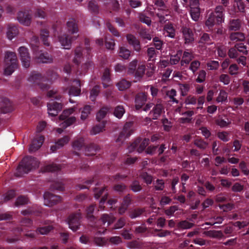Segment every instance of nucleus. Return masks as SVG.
Listing matches in <instances>:
<instances>
[{"label":"nucleus","mask_w":249,"mask_h":249,"mask_svg":"<svg viewBox=\"0 0 249 249\" xmlns=\"http://www.w3.org/2000/svg\"><path fill=\"white\" fill-rule=\"evenodd\" d=\"M44 141V138L42 136L35 138L29 147V151L31 153L37 150L42 145Z\"/></svg>","instance_id":"12"},{"label":"nucleus","mask_w":249,"mask_h":249,"mask_svg":"<svg viewBox=\"0 0 249 249\" xmlns=\"http://www.w3.org/2000/svg\"><path fill=\"white\" fill-rule=\"evenodd\" d=\"M145 70V65L143 64H140L138 68L134 72L135 76L137 77H142L144 73Z\"/></svg>","instance_id":"37"},{"label":"nucleus","mask_w":249,"mask_h":249,"mask_svg":"<svg viewBox=\"0 0 249 249\" xmlns=\"http://www.w3.org/2000/svg\"><path fill=\"white\" fill-rule=\"evenodd\" d=\"M241 26L240 21L238 19H232L230 21L229 28L230 30H238Z\"/></svg>","instance_id":"30"},{"label":"nucleus","mask_w":249,"mask_h":249,"mask_svg":"<svg viewBox=\"0 0 249 249\" xmlns=\"http://www.w3.org/2000/svg\"><path fill=\"white\" fill-rule=\"evenodd\" d=\"M140 20L147 24L148 26H149L151 24V20L148 17L145 16L143 14H141L139 16Z\"/></svg>","instance_id":"61"},{"label":"nucleus","mask_w":249,"mask_h":249,"mask_svg":"<svg viewBox=\"0 0 249 249\" xmlns=\"http://www.w3.org/2000/svg\"><path fill=\"white\" fill-rule=\"evenodd\" d=\"M228 97V93L224 90H220L216 101L218 103L223 102L227 100Z\"/></svg>","instance_id":"42"},{"label":"nucleus","mask_w":249,"mask_h":249,"mask_svg":"<svg viewBox=\"0 0 249 249\" xmlns=\"http://www.w3.org/2000/svg\"><path fill=\"white\" fill-rule=\"evenodd\" d=\"M133 123L131 122L126 123L116 142L123 141L126 138L130 136L133 133Z\"/></svg>","instance_id":"4"},{"label":"nucleus","mask_w":249,"mask_h":249,"mask_svg":"<svg viewBox=\"0 0 249 249\" xmlns=\"http://www.w3.org/2000/svg\"><path fill=\"white\" fill-rule=\"evenodd\" d=\"M39 166V162L36 158L31 157L24 158L17 168V176H20L24 174L28 173L33 169Z\"/></svg>","instance_id":"2"},{"label":"nucleus","mask_w":249,"mask_h":249,"mask_svg":"<svg viewBox=\"0 0 249 249\" xmlns=\"http://www.w3.org/2000/svg\"><path fill=\"white\" fill-rule=\"evenodd\" d=\"M194 144L201 149H205L208 145V143L201 139H196L194 141Z\"/></svg>","instance_id":"35"},{"label":"nucleus","mask_w":249,"mask_h":249,"mask_svg":"<svg viewBox=\"0 0 249 249\" xmlns=\"http://www.w3.org/2000/svg\"><path fill=\"white\" fill-rule=\"evenodd\" d=\"M143 212V210L141 209H137L132 210L130 212L129 216L131 218H135L140 216Z\"/></svg>","instance_id":"56"},{"label":"nucleus","mask_w":249,"mask_h":249,"mask_svg":"<svg viewBox=\"0 0 249 249\" xmlns=\"http://www.w3.org/2000/svg\"><path fill=\"white\" fill-rule=\"evenodd\" d=\"M74 111V108L72 107L63 111L62 114L59 116V120H64Z\"/></svg>","instance_id":"46"},{"label":"nucleus","mask_w":249,"mask_h":249,"mask_svg":"<svg viewBox=\"0 0 249 249\" xmlns=\"http://www.w3.org/2000/svg\"><path fill=\"white\" fill-rule=\"evenodd\" d=\"M0 109L3 113L11 112L13 110V106L10 100L7 98H2L0 103Z\"/></svg>","instance_id":"13"},{"label":"nucleus","mask_w":249,"mask_h":249,"mask_svg":"<svg viewBox=\"0 0 249 249\" xmlns=\"http://www.w3.org/2000/svg\"><path fill=\"white\" fill-rule=\"evenodd\" d=\"M17 68V57L16 53L13 52H7L4 58V74L11 75Z\"/></svg>","instance_id":"3"},{"label":"nucleus","mask_w":249,"mask_h":249,"mask_svg":"<svg viewBox=\"0 0 249 249\" xmlns=\"http://www.w3.org/2000/svg\"><path fill=\"white\" fill-rule=\"evenodd\" d=\"M130 85V83L128 81L123 79L117 83V86L120 90L123 91L129 88Z\"/></svg>","instance_id":"31"},{"label":"nucleus","mask_w":249,"mask_h":249,"mask_svg":"<svg viewBox=\"0 0 249 249\" xmlns=\"http://www.w3.org/2000/svg\"><path fill=\"white\" fill-rule=\"evenodd\" d=\"M218 138L223 142H228L230 140L229 133L226 131L219 132L217 134Z\"/></svg>","instance_id":"49"},{"label":"nucleus","mask_w":249,"mask_h":249,"mask_svg":"<svg viewBox=\"0 0 249 249\" xmlns=\"http://www.w3.org/2000/svg\"><path fill=\"white\" fill-rule=\"evenodd\" d=\"M190 15L192 19L195 21L198 20L200 16V9L199 8L191 9Z\"/></svg>","instance_id":"36"},{"label":"nucleus","mask_w":249,"mask_h":249,"mask_svg":"<svg viewBox=\"0 0 249 249\" xmlns=\"http://www.w3.org/2000/svg\"><path fill=\"white\" fill-rule=\"evenodd\" d=\"M137 65V60L135 59L130 62L128 66V72L130 73H134L136 70Z\"/></svg>","instance_id":"57"},{"label":"nucleus","mask_w":249,"mask_h":249,"mask_svg":"<svg viewBox=\"0 0 249 249\" xmlns=\"http://www.w3.org/2000/svg\"><path fill=\"white\" fill-rule=\"evenodd\" d=\"M187 26V24H185V25H182L181 28V32L182 33L185 43L192 42L194 40V34L192 31Z\"/></svg>","instance_id":"11"},{"label":"nucleus","mask_w":249,"mask_h":249,"mask_svg":"<svg viewBox=\"0 0 249 249\" xmlns=\"http://www.w3.org/2000/svg\"><path fill=\"white\" fill-rule=\"evenodd\" d=\"M163 34L165 36L173 38L175 36V30L172 24L168 23L164 26Z\"/></svg>","instance_id":"22"},{"label":"nucleus","mask_w":249,"mask_h":249,"mask_svg":"<svg viewBox=\"0 0 249 249\" xmlns=\"http://www.w3.org/2000/svg\"><path fill=\"white\" fill-rule=\"evenodd\" d=\"M215 19H216L215 14L214 13H211L208 19L206 20L205 25L209 28H211L214 25Z\"/></svg>","instance_id":"32"},{"label":"nucleus","mask_w":249,"mask_h":249,"mask_svg":"<svg viewBox=\"0 0 249 249\" xmlns=\"http://www.w3.org/2000/svg\"><path fill=\"white\" fill-rule=\"evenodd\" d=\"M233 7L235 11L243 12L245 9V6L241 0H235L233 4Z\"/></svg>","instance_id":"34"},{"label":"nucleus","mask_w":249,"mask_h":249,"mask_svg":"<svg viewBox=\"0 0 249 249\" xmlns=\"http://www.w3.org/2000/svg\"><path fill=\"white\" fill-rule=\"evenodd\" d=\"M99 149L98 146L96 144L86 145L84 148V154L87 156H92L95 155L96 151Z\"/></svg>","instance_id":"20"},{"label":"nucleus","mask_w":249,"mask_h":249,"mask_svg":"<svg viewBox=\"0 0 249 249\" xmlns=\"http://www.w3.org/2000/svg\"><path fill=\"white\" fill-rule=\"evenodd\" d=\"M60 169L58 165L55 164H50L46 165L43 168V172H55Z\"/></svg>","instance_id":"44"},{"label":"nucleus","mask_w":249,"mask_h":249,"mask_svg":"<svg viewBox=\"0 0 249 249\" xmlns=\"http://www.w3.org/2000/svg\"><path fill=\"white\" fill-rule=\"evenodd\" d=\"M166 95L168 96L171 99H172V101L175 102L176 103H178V101L174 98V97L177 95L176 90L174 89H171L170 90H168L166 92Z\"/></svg>","instance_id":"59"},{"label":"nucleus","mask_w":249,"mask_h":249,"mask_svg":"<svg viewBox=\"0 0 249 249\" xmlns=\"http://www.w3.org/2000/svg\"><path fill=\"white\" fill-rule=\"evenodd\" d=\"M18 33L17 27L14 25H10L8 28L7 36L9 39L11 40Z\"/></svg>","instance_id":"24"},{"label":"nucleus","mask_w":249,"mask_h":249,"mask_svg":"<svg viewBox=\"0 0 249 249\" xmlns=\"http://www.w3.org/2000/svg\"><path fill=\"white\" fill-rule=\"evenodd\" d=\"M230 38L234 41H242L244 39L245 36L242 33L237 32L231 34Z\"/></svg>","instance_id":"40"},{"label":"nucleus","mask_w":249,"mask_h":249,"mask_svg":"<svg viewBox=\"0 0 249 249\" xmlns=\"http://www.w3.org/2000/svg\"><path fill=\"white\" fill-rule=\"evenodd\" d=\"M127 40L130 45L132 46L134 51L139 52L141 50L140 41L136 37L131 34L126 36Z\"/></svg>","instance_id":"14"},{"label":"nucleus","mask_w":249,"mask_h":249,"mask_svg":"<svg viewBox=\"0 0 249 249\" xmlns=\"http://www.w3.org/2000/svg\"><path fill=\"white\" fill-rule=\"evenodd\" d=\"M194 225V223L189 222L186 220H183L178 223V228L182 229H188L191 228Z\"/></svg>","instance_id":"41"},{"label":"nucleus","mask_w":249,"mask_h":249,"mask_svg":"<svg viewBox=\"0 0 249 249\" xmlns=\"http://www.w3.org/2000/svg\"><path fill=\"white\" fill-rule=\"evenodd\" d=\"M28 202V199L27 197L23 196L18 197L16 201L15 204L17 206H20L26 204Z\"/></svg>","instance_id":"55"},{"label":"nucleus","mask_w":249,"mask_h":249,"mask_svg":"<svg viewBox=\"0 0 249 249\" xmlns=\"http://www.w3.org/2000/svg\"><path fill=\"white\" fill-rule=\"evenodd\" d=\"M75 120L76 118L75 117H71L67 119L66 118L65 120L60 124V126L65 128L75 122Z\"/></svg>","instance_id":"45"},{"label":"nucleus","mask_w":249,"mask_h":249,"mask_svg":"<svg viewBox=\"0 0 249 249\" xmlns=\"http://www.w3.org/2000/svg\"><path fill=\"white\" fill-rule=\"evenodd\" d=\"M164 112V109L163 105L160 103H158L153 107L150 113L152 114V119L156 120Z\"/></svg>","instance_id":"17"},{"label":"nucleus","mask_w":249,"mask_h":249,"mask_svg":"<svg viewBox=\"0 0 249 249\" xmlns=\"http://www.w3.org/2000/svg\"><path fill=\"white\" fill-rule=\"evenodd\" d=\"M73 82L74 85H72L70 89L69 94L70 95L78 96L81 92L80 81L78 80H75Z\"/></svg>","instance_id":"19"},{"label":"nucleus","mask_w":249,"mask_h":249,"mask_svg":"<svg viewBox=\"0 0 249 249\" xmlns=\"http://www.w3.org/2000/svg\"><path fill=\"white\" fill-rule=\"evenodd\" d=\"M44 203L46 206L51 207L61 201V198L58 196L46 192L44 194Z\"/></svg>","instance_id":"6"},{"label":"nucleus","mask_w":249,"mask_h":249,"mask_svg":"<svg viewBox=\"0 0 249 249\" xmlns=\"http://www.w3.org/2000/svg\"><path fill=\"white\" fill-rule=\"evenodd\" d=\"M200 63L198 61L195 60L193 61L190 66L189 69L195 73L199 68Z\"/></svg>","instance_id":"62"},{"label":"nucleus","mask_w":249,"mask_h":249,"mask_svg":"<svg viewBox=\"0 0 249 249\" xmlns=\"http://www.w3.org/2000/svg\"><path fill=\"white\" fill-rule=\"evenodd\" d=\"M178 87L182 96H186L190 89V86L187 84H178Z\"/></svg>","instance_id":"38"},{"label":"nucleus","mask_w":249,"mask_h":249,"mask_svg":"<svg viewBox=\"0 0 249 249\" xmlns=\"http://www.w3.org/2000/svg\"><path fill=\"white\" fill-rule=\"evenodd\" d=\"M109 108L107 107H103L97 113L96 118L98 121L103 119L109 111Z\"/></svg>","instance_id":"39"},{"label":"nucleus","mask_w":249,"mask_h":249,"mask_svg":"<svg viewBox=\"0 0 249 249\" xmlns=\"http://www.w3.org/2000/svg\"><path fill=\"white\" fill-rule=\"evenodd\" d=\"M35 57L38 63H48L53 61L52 57L48 53H43L34 49Z\"/></svg>","instance_id":"8"},{"label":"nucleus","mask_w":249,"mask_h":249,"mask_svg":"<svg viewBox=\"0 0 249 249\" xmlns=\"http://www.w3.org/2000/svg\"><path fill=\"white\" fill-rule=\"evenodd\" d=\"M18 52L22 65L25 68H28L30 64V57L28 49L24 47H20L18 49Z\"/></svg>","instance_id":"7"},{"label":"nucleus","mask_w":249,"mask_h":249,"mask_svg":"<svg viewBox=\"0 0 249 249\" xmlns=\"http://www.w3.org/2000/svg\"><path fill=\"white\" fill-rule=\"evenodd\" d=\"M85 139L83 138H78L76 139L72 144V146L74 151H79L82 148L86 146Z\"/></svg>","instance_id":"18"},{"label":"nucleus","mask_w":249,"mask_h":249,"mask_svg":"<svg viewBox=\"0 0 249 249\" xmlns=\"http://www.w3.org/2000/svg\"><path fill=\"white\" fill-rule=\"evenodd\" d=\"M91 110V106L86 105L81 110V119L85 120L90 114Z\"/></svg>","instance_id":"27"},{"label":"nucleus","mask_w":249,"mask_h":249,"mask_svg":"<svg viewBox=\"0 0 249 249\" xmlns=\"http://www.w3.org/2000/svg\"><path fill=\"white\" fill-rule=\"evenodd\" d=\"M178 210L177 206H172L165 211V213L168 216H173L176 211Z\"/></svg>","instance_id":"60"},{"label":"nucleus","mask_w":249,"mask_h":249,"mask_svg":"<svg viewBox=\"0 0 249 249\" xmlns=\"http://www.w3.org/2000/svg\"><path fill=\"white\" fill-rule=\"evenodd\" d=\"M47 96L49 97H53L57 100H59L61 98V96L57 93V91L56 90L53 89L48 91Z\"/></svg>","instance_id":"58"},{"label":"nucleus","mask_w":249,"mask_h":249,"mask_svg":"<svg viewBox=\"0 0 249 249\" xmlns=\"http://www.w3.org/2000/svg\"><path fill=\"white\" fill-rule=\"evenodd\" d=\"M130 51L125 47H121L119 48V55L121 57L124 59H128L130 56Z\"/></svg>","instance_id":"29"},{"label":"nucleus","mask_w":249,"mask_h":249,"mask_svg":"<svg viewBox=\"0 0 249 249\" xmlns=\"http://www.w3.org/2000/svg\"><path fill=\"white\" fill-rule=\"evenodd\" d=\"M82 49L81 47H78L75 49V56L73 59L74 62L78 64L80 62L81 56L82 55Z\"/></svg>","instance_id":"47"},{"label":"nucleus","mask_w":249,"mask_h":249,"mask_svg":"<svg viewBox=\"0 0 249 249\" xmlns=\"http://www.w3.org/2000/svg\"><path fill=\"white\" fill-rule=\"evenodd\" d=\"M63 105L61 103H59L52 100L48 104V111L50 115L56 116L59 111L62 108Z\"/></svg>","instance_id":"10"},{"label":"nucleus","mask_w":249,"mask_h":249,"mask_svg":"<svg viewBox=\"0 0 249 249\" xmlns=\"http://www.w3.org/2000/svg\"><path fill=\"white\" fill-rule=\"evenodd\" d=\"M131 189L133 192H137L142 189L141 186L138 181H134L131 185Z\"/></svg>","instance_id":"64"},{"label":"nucleus","mask_w":249,"mask_h":249,"mask_svg":"<svg viewBox=\"0 0 249 249\" xmlns=\"http://www.w3.org/2000/svg\"><path fill=\"white\" fill-rule=\"evenodd\" d=\"M101 221L102 222L104 225H105L107 222V226H108L110 224L113 222L114 221V217L112 215L104 214L101 218Z\"/></svg>","instance_id":"25"},{"label":"nucleus","mask_w":249,"mask_h":249,"mask_svg":"<svg viewBox=\"0 0 249 249\" xmlns=\"http://www.w3.org/2000/svg\"><path fill=\"white\" fill-rule=\"evenodd\" d=\"M124 113V107L122 105H119L114 108L113 114L116 117L121 119Z\"/></svg>","instance_id":"28"},{"label":"nucleus","mask_w":249,"mask_h":249,"mask_svg":"<svg viewBox=\"0 0 249 249\" xmlns=\"http://www.w3.org/2000/svg\"><path fill=\"white\" fill-rule=\"evenodd\" d=\"M206 75V71L204 70H201L199 72L198 77H197V79H196V81L197 83H202L205 80Z\"/></svg>","instance_id":"63"},{"label":"nucleus","mask_w":249,"mask_h":249,"mask_svg":"<svg viewBox=\"0 0 249 249\" xmlns=\"http://www.w3.org/2000/svg\"><path fill=\"white\" fill-rule=\"evenodd\" d=\"M40 36L44 44L47 46H49V43L47 41V37L49 36V32L48 30L46 29L42 30L41 32Z\"/></svg>","instance_id":"51"},{"label":"nucleus","mask_w":249,"mask_h":249,"mask_svg":"<svg viewBox=\"0 0 249 249\" xmlns=\"http://www.w3.org/2000/svg\"><path fill=\"white\" fill-rule=\"evenodd\" d=\"M81 215L80 213L72 214L68 219L69 228L73 231H77L80 225Z\"/></svg>","instance_id":"5"},{"label":"nucleus","mask_w":249,"mask_h":249,"mask_svg":"<svg viewBox=\"0 0 249 249\" xmlns=\"http://www.w3.org/2000/svg\"><path fill=\"white\" fill-rule=\"evenodd\" d=\"M66 28L68 33L70 35L64 34L59 37V41L64 49H70L71 47V44L73 40H75L78 35H71L77 34L78 32L76 21L74 19H70L67 22Z\"/></svg>","instance_id":"1"},{"label":"nucleus","mask_w":249,"mask_h":249,"mask_svg":"<svg viewBox=\"0 0 249 249\" xmlns=\"http://www.w3.org/2000/svg\"><path fill=\"white\" fill-rule=\"evenodd\" d=\"M194 58L193 53L189 51H185L183 53L182 59L180 62L181 66H184V64H188Z\"/></svg>","instance_id":"23"},{"label":"nucleus","mask_w":249,"mask_h":249,"mask_svg":"<svg viewBox=\"0 0 249 249\" xmlns=\"http://www.w3.org/2000/svg\"><path fill=\"white\" fill-rule=\"evenodd\" d=\"M224 8L222 6H217L215 8V13L216 14V15H215L216 20L218 24L222 23L224 21Z\"/></svg>","instance_id":"21"},{"label":"nucleus","mask_w":249,"mask_h":249,"mask_svg":"<svg viewBox=\"0 0 249 249\" xmlns=\"http://www.w3.org/2000/svg\"><path fill=\"white\" fill-rule=\"evenodd\" d=\"M196 101L197 99L195 96L193 95H189L186 98L184 101V103L187 105H194L196 104Z\"/></svg>","instance_id":"52"},{"label":"nucleus","mask_w":249,"mask_h":249,"mask_svg":"<svg viewBox=\"0 0 249 249\" xmlns=\"http://www.w3.org/2000/svg\"><path fill=\"white\" fill-rule=\"evenodd\" d=\"M99 92V87L95 86L90 91V99L92 101L95 100L96 97L98 95Z\"/></svg>","instance_id":"54"},{"label":"nucleus","mask_w":249,"mask_h":249,"mask_svg":"<svg viewBox=\"0 0 249 249\" xmlns=\"http://www.w3.org/2000/svg\"><path fill=\"white\" fill-rule=\"evenodd\" d=\"M182 55V51H178L177 54L172 55L170 58V63L172 65L176 64L178 62Z\"/></svg>","instance_id":"48"},{"label":"nucleus","mask_w":249,"mask_h":249,"mask_svg":"<svg viewBox=\"0 0 249 249\" xmlns=\"http://www.w3.org/2000/svg\"><path fill=\"white\" fill-rule=\"evenodd\" d=\"M105 124L104 123L96 125L92 129L90 133L92 135H96L104 130Z\"/></svg>","instance_id":"43"},{"label":"nucleus","mask_w":249,"mask_h":249,"mask_svg":"<svg viewBox=\"0 0 249 249\" xmlns=\"http://www.w3.org/2000/svg\"><path fill=\"white\" fill-rule=\"evenodd\" d=\"M216 123L220 127H224L230 124L231 123V121L228 119L226 121L222 118H220L216 121Z\"/></svg>","instance_id":"53"},{"label":"nucleus","mask_w":249,"mask_h":249,"mask_svg":"<svg viewBox=\"0 0 249 249\" xmlns=\"http://www.w3.org/2000/svg\"><path fill=\"white\" fill-rule=\"evenodd\" d=\"M147 100V95L143 92L137 94L135 98V107L136 109H140L145 104Z\"/></svg>","instance_id":"16"},{"label":"nucleus","mask_w":249,"mask_h":249,"mask_svg":"<svg viewBox=\"0 0 249 249\" xmlns=\"http://www.w3.org/2000/svg\"><path fill=\"white\" fill-rule=\"evenodd\" d=\"M94 192V196L96 199L99 198L101 196L103 195L99 204V208L101 210H103L102 206L107 198V194L105 191V188H101L100 189L95 188Z\"/></svg>","instance_id":"15"},{"label":"nucleus","mask_w":249,"mask_h":249,"mask_svg":"<svg viewBox=\"0 0 249 249\" xmlns=\"http://www.w3.org/2000/svg\"><path fill=\"white\" fill-rule=\"evenodd\" d=\"M17 19L21 24L29 26L31 22V15L28 11H20L18 13Z\"/></svg>","instance_id":"9"},{"label":"nucleus","mask_w":249,"mask_h":249,"mask_svg":"<svg viewBox=\"0 0 249 249\" xmlns=\"http://www.w3.org/2000/svg\"><path fill=\"white\" fill-rule=\"evenodd\" d=\"M204 236L211 238H219L221 236L222 233L220 231L211 230L209 231H204L203 232Z\"/></svg>","instance_id":"26"},{"label":"nucleus","mask_w":249,"mask_h":249,"mask_svg":"<svg viewBox=\"0 0 249 249\" xmlns=\"http://www.w3.org/2000/svg\"><path fill=\"white\" fill-rule=\"evenodd\" d=\"M70 137L68 136H65L59 139L56 142L57 148H60L67 144L70 141Z\"/></svg>","instance_id":"33"},{"label":"nucleus","mask_w":249,"mask_h":249,"mask_svg":"<svg viewBox=\"0 0 249 249\" xmlns=\"http://www.w3.org/2000/svg\"><path fill=\"white\" fill-rule=\"evenodd\" d=\"M106 27L108 30L115 36L119 37L120 36V33L119 32L111 25L109 22L107 21L106 23Z\"/></svg>","instance_id":"50"}]
</instances>
